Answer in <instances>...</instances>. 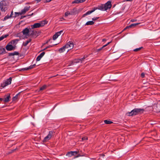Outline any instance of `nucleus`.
I'll list each match as a JSON object with an SVG mask.
<instances>
[{
	"instance_id": "nucleus-1",
	"label": "nucleus",
	"mask_w": 160,
	"mask_h": 160,
	"mask_svg": "<svg viewBox=\"0 0 160 160\" xmlns=\"http://www.w3.org/2000/svg\"><path fill=\"white\" fill-rule=\"evenodd\" d=\"M145 111L143 108H135L132 110L130 112H128L126 113V115L128 116H135L138 114L143 113Z\"/></svg>"
},
{
	"instance_id": "nucleus-2",
	"label": "nucleus",
	"mask_w": 160,
	"mask_h": 160,
	"mask_svg": "<svg viewBox=\"0 0 160 160\" xmlns=\"http://www.w3.org/2000/svg\"><path fill=\"white\" fill-rule=\"evenodd\" d=\"M112 7L111 2L110 1H108L105 4H101L98 6L96 9H98L101 11H106L108 9H110Z\"/></svg>"
},
{
	"instance_id": "nucleus-3",
	"label": "nucleus",
	"mask_w": 160,
	"mask_h": 160,
	"mask_svg": "<svg viewBox=\"0 0 160 160\" xmlns=\"http://www.w3.org/2000/svg\"><path fill=\"white\" fill-rule=\"evenodd\" d=\"M46 24H47L46 21H43L40 23H35L33 25H31V27L32 29H33L34 28H39L42 27Z\"/></svg>"
},
{
	"instance_id": "nucleus-4",
	"label": "nucleus",
	"mask_w": 160,
	"mask_h": 160,
	"mask_svg": "<svg viewBox=\"0 0 160 160\" xmlns=\"http://www.w3.org/2000/svg\"><path fill=\"white\" fill-rule=\"evenodd\" d=\"M7 4L5 1L0 2V9L2 11L5 12L7 9Z\"/></svg>"
},
{
	"instance_id": "nucleus-5",
	"label": "nucleus",
	"mask_w": 160,
	"mask_h": 160,
	"mask_svg": "<svg viewBox=\"0 0 160 160\" xmlns=\"http://www.w3.org/2000/svg\"><path fill=\"white\" fill-rule=\"evenodd\" d=\"M55 132L53 131H50L49 132L48 135L44 138L43 139V142H45L48 140H50L52 136L54 134Z\"/></svg>"
},
{
	"instance_id": "nucleus-6",
	"label": "nucleus",
	"mask_w": 160,
	"mask_h": 160,
	"mask_svg": "<svg viewBox=\"0 0 160 160\" xmlns=\"http://www.w3.org/2000/svg\"><path fill=\"white\" fill-rule=\"evenodd\" d=\"M12 78L10 77L7 80L2 83L1 84V86L3 88H4L6 86L10 84L11 83Z\"/></svg>"
},
{
	"instance_id": "nucleus-7",
	"label": "nucleus",
	"mask_w": 160,
	"mask_h": 160,
	"mask_svg": "<svg viewBox=\"0 0 160 160\" xmlns=\"http://www.w3.org/2000/svg\"><path fill=\"white\" fill-rule=\"evenodd\" d=\"M81 151H70L68 152L66 154V156H68L69 157H71L72 156H75L78 153H79Z\"/></svg>"
},
{
	"instance_id": "nucleus-8",
	"label": "nucleus",
	"mask_w": 160,
	"mask_h": 160,
	"mask_svg": "<svg viewBox=\"0 0 160 160\" xmlns=\"http://www.w3.org/2000/svg\"><path fill=\"white\" fill-rule=\"evenodd\" d=\"M6 48L8 51H10L14 50L15 48L14 46H12V44H10L9 43L6 46Z\"/></svg>"
},
{
	"instance_id": "nucleus-9",
	"label": "nucleus",
	"mask_w": 160,
	"mask_h": 160,
	"mask_svg": "<svg viewBox=\"0 0 160 160\" xmlns=\"http://www.w3.org/2000/svg\"><path fill=\"white\" fill-rule=\"evenodd\" d=\"M65 46L66 48H70V49L73 48L74 44L72 42L69 41L65 45Z\"/></svg>"
},
{
	"instance_id": "nucleus-10",
	"label": "nucleus",
	"mask_w": 160,
	"mask_h": 160,
	"mask_svg": "<svg viewBox=\"0 0 160 160\" xmlns=\"http://www.w3.org/2000/svg\"><path fill=\"white\" fill-rule=\"evenodd\" d=\"M29 29L27 28L24 29L21 32L23 33V35L27 36L29 35L28 33L29 32Z\"/></svg>"
},
{
	"instance_id": "nucleus-11",
	"label": "nucleus",
	"mask_w": 160,
	"mask_h": 160,
	"mask_svg": "<svg viewBox=\"0 0 160 160\" xmlns=\"http://www.w3.org/2000/svg\"><path fill=\"white\" fill-rule=\"evenodd\" d=\"M4 101L5 102H8L10 101V98H11L10 93H8L4 96Z\"/></svg>"
},
{
	"instance_id": "nucleus-12",
	"label": "nucleus",
	"mask_w": 160,
	"mask_h": 160,
	"mask_svg": "<svg viewBox=\"0 0 160 160\" xmlns=\"http://www.w3.org/2000/svg\"><path fill=\"white\" fill-rule=\"evenodd\" d=\"M21 39V38L20 39H16L12 40L9 42V44H11L13 45H15L17 43L18 41H20Z\"/></svg>"
},
{
	"instance_id": "nucleus-13",
	"label": "nucleus",
	"mask_w": 160,
	"mask_h": 160,
	"mask_svg": "<svg viewBox=\"0 0 160 160\" xmlns=\"http://www.w3.org/2000/svg\"><path fill=\"white\" fill-rule=\"evenodd\" d=\"M71 15H76L78 13V12L76 8H74L70 11Z\"/></svg>"
},
{
	"instance_id": "nucleus-14",
	"label": "nucleus",
	"mask_w": 160,
	"mask_h": 160,
	"mask_svg": "<svg viewBox=\"0 0 160 160\" xmlns=\"http://www.w3.org/2000/svg\"><path fill=\"white\" fill-rule=\"evenodd\" d=\"M36 66V64H33L32 65H31L29 67H28L27 68H24L22 69V70L23 71L25 70H28L29 69H31L34 68L35 66Z\"/></svg>"
},
{
	"instance_id": "nucleus-15",
	"label": "nucleus",
	"mask_w": 160,
	"mask_h": 160,
	"mask_svg": "<svg viewBox=\"0 0 160 160\" xmlns=\"http://www.w3.org/2000/svg\"><path fill=\"white\" fill-rule=\"evenodd\" d=\"M30 8V7H25L21 11V14H24L27 11H28Z\"/></svg>"
},
{
	"instance_id": "nucleus-16",
	"label": "nucleus",
	"mask_w": 160,
	"mask_h": 160,
	"mask_svg": "<svg viewBox=\"0 0 160 160\" xmlns=\"http://www.w3.org/2000/svg\"><path fill=\"white\" fill-rule=\"evenodd\" d=\"M86 0H75L72 2V4L79 3L84 2Z\"/></svg>"
},
{
	"instance_id": "nucleus-17",
	"label": "nucleus",
	"mask_w": 160,
	"mask_h": 160,
	"mask_svg": "<svg viewBox=\"0 0 160 160\" xmlns=\"http://www.w3.org/2000/svg\"><path fill=\"white\" fill-rule=\"evenodd\" d=\"M30 35L32 36H36L37 33V32L36 31L32 30H31L29 31Z\"/></svg>"
},
{
	"instance_id": "nucleus-18",
	"label": "nucleus",
	"mask_w": 160,
	"mask_h": 160,
	"mask_svg": "<svg viewBox=\"0 0 160 160\" xmlns=\"http://www.w3.org/2000/svg\"><path fill=\"white\" fill-rule=\"evenodd\" d=\"M139 23H133L131 24L130 25H129V26H127L124 29V30L127 29V28H131L132 27H135L136 25L139 24Z\"/></svg>"
},
{
	"instance_id": "nucleus-19",
	"label": "nucleus",
	"mask_w": 160,
	"mask_h": 160,
	"mask_svg": "<svg viewBox=\"0 0 160 160\" xmlns=\"http://www.w3.org/2000/svg\"><path fill=\"white\" fill-rule=\"evenodd\" d=\"M5 49L3 48H0V55L6 53Z\"/></svg>"
},
{
	"instance_id": "nucleus-20",
	"label": "nucleus",
	"mask_w": 160,
	"mask_h": 160,
	"mask_svg": "<svg viewBox=\"0 0 160 160\" xmlns=\"http://www.w3.org/2000/svg\"><path fill=\"white\" fill-rule=\"evenodd\" d=\"M111 42H108V43H107L106 44L103 45L102 47L100 48H99L98 49H97V52H99L101 50H102L104 47L107 46L108 45L109 43H111Z\"/></svg>"
},
{
	"instance_id": "nucleus-21",
	"label": "nucleus",
	"mask_w": 160,
	"mask_h": 160,
	"mask_svg": "<svg viewBox=\"0 0 160 160\" xmlns=\"http://www.w3.org/2000/svg\"><path fill=\"white\" fill-rule=\"evenodd\" d=\"M66 48H67L66 47L65 45L62 47L61 48H60L59 50L58 51L60 53H62L63 52H64L65 51V49Z\"/></svg>"
},
{
	"instance_id": "nucleus-22",
	"label": "nucleus",
	"mask_w": 160,
	"mask_h": 160,
	"mask_svg": "<svg viewBox=\"0 0 160 160\" xmlns=\"http://www.w3.org/2000/svg\"><path fill=\"white\" fill-rule=\"evenodd\" d=\"M31 39H29L28 40H27L25 42H23V45L25 47L27 45L28 43L30 42L31 41Z\"/></svg>"
},
{
	"instance_id": "nucleus-23",
	"label": "nucleus",
	"mask_w": 160,
	"mask_h": 160,
	"mask_svg": "<svg viewBox=\"0 0 160 160\" xmlns=\"http://www.w3.org/2000/svg\"><path fill=\"white\" fill-rule=\"evenodd\" d=\"M94 23V22L93 21H89L86 23L85 25H93Z\"/></svg>"
},
{
	"instance_id": "nucleus-24",
	"label": "nucleus",
	"mask_w": 160,
	"mask_h": 160,
	"mask_svg": "<svg viewBox=\"0 0 160 160\" xmlns=\"http://www.w3.org/2000/svg\"><path fill=\"white\" fill-rule=\"evenodd\" d=\"M86 58V57H85V56H84L83 58H81L80 59H78L75 62H82V61L85 58Z\"/></svg>"
},
{
	"instance_id": "nucleus-25",
	"label": "nucleus",
	"mask_w": 160,
	"mask_h": 160,
	"mask_svg": "<svg viewBox=\"0 0 160 160\" xmlns=\"http://www.w3.org/2000/svg\"><path fill=\"white\" fill-rule=\"evenodd\" d=\"M96 10V9L95 8H94L92 10H89L86 13V14L87 15H88L89 14H90L92 12H94Z\"/></svg>"
},
{
	"instance_id": "nucleus-26",
	"label": "nucleus",
	"mask_w": 160,
	"mask_h": 160,
	"mask_svg": "<svg viewBox=\"0 0 160 160\" xmlns=\"http://www.w3.org/2000/svg\"><path fill=\"white\" fill-rule=\"evenodd\" d=\"M8 36V35H5L0 37V41L3 40L4 38H6Z\"/></svg>"
},
{
	"instance_id": "nucleus-27",
	"label": "nucleus",
	"mask_w": 160,
	"mask_h": 160,
	"mask_svg": "<svg viewBox=\"0 0 160 160\" xmlns=\"http://www.w3.org/2000/svg\"><path fill=\"white\" fill-rule=\"evenodd\" d=\"M11 17V15H7L3 19V21H5L8 19L10 18Z\"/></svg>"
},
{
	"instance_id": "nucleus-28",
	"label": "nucleus",
	"mask_w": 160,
	"mask_h": 160,
	"mask_svg": "<svg viewBox=\"0 0 160 160\" xmlns=\"http://www.w3.org/2000/svg\"><path fill=\"white\" fill-rule=\"evenodd\" d=\"M104 122L106 124H110L112 123V122L107 120H105L104 121Z\"/></svg>"
},
{
	"instance_id": "nucleus-29",
	"label": "nucleus",
	"mask_w": 160,
	"mask_h": 160,
	"mask_svg": "<svg viewBox=\"0 0 160 160\" xmlns=\"http://www.w3.org/2000/svg\"><path fill=\"white\" fill-rule=\"evenodd\" d=\"M47 87V85H43V86H42V87H41L40 88V90L41 91H42L43 90H44Z\"/></svg>"
},
{
	"instance_id": "nucleus-30",
	"label": "nucleus",
	"mask_w": 160,
	"mask_h": 160,
	"mask_svg": "<svg viewBox=\"0 0 160 160\" xmlns=\"http://www.w3.org/2000/svg\"><path fill=\"white\" fill-rule=\"evenodd\" d=\"M22 32H21L19 33H18L16 34V37H19L20 38H21L22 37Z\"/></svg>"
},
{
	"instance_id": "nucleus-31",
	"label": "nucleus",
	"mask_w": 160,
	"mask_h": 160,
	"mask_svg": "<svg viewBox=\"0 0 160 160\" xmlns=\"http://www.w3.org/2000/svg\"><path fill=\"white\" fill-rule=\"evenodd\" d=\"M18 94H17L15 96L12 98V101H14L17 100L18 98Z\"/></svg>"
},
{
	"instance_id": "nucleus-32",
	"label": "nucleus",
	"mask_w": 160,
	"mask_h": 160,
	"mask_svg": "<svg viewBox=\"0 0 160 160\" xmlns=\"http://www.w3.org/2000/svg\"><path fill=\"white\" fill-rule=\"evenodd\" d=\"M143 48V47H141L139 48H136V49H134L133 51L134 52H137L138 51L140 50L141 49H142V48Z\"/></svg>"
},
{
	"instance_id": "nucleus-33",
	"label": "nucleus",
	"mask_w": 160,
	"mask_h": 160,
	"mask_svg": "<svg viewBox=\"0 0 160 160\" xmlns=\"http://www.w3.org/2000/svg\"><path fill=\"white\" fill-rule=\"evenodd\" d=\"M71 15V13H70V12L67 11V12H66L65 13L64 15H65V17H67L68 15Z\"/></svg>"
},
{
	"instance_id": "nucleus-34",
	"label": "nucleus",
	"mask_w": 160,
	"mask_h": 160,
	"mask_svg": "<svg viewBox=\"0 0 160 160\" xmlns=\"http://www.w3.org/2000/svg\"><path fill=\"white\" fill-rule=\"evenodd\" d=\"M63 31L62 30H61L59 32H58L55 33L58 36H60L62 33L63 32Z\"/></svg>"
},
{
	"instance_id": "nucleus-35",
	"label": "nucleus",
	"mask_w": 160,
	"mask_h": 160,
	"mask_svg": "<svg viewBox=\"0 0 160 160\" xmlns=\"http://www.w3.org/2000/svg\"><path fill=\"white\" fill-rule=\"evenodd\" d=\"M58 36L56 34H54L53 36V40H56Z\"/></svg>"
},
{
	"instance_id": "nucleus-36",
	"label": "nucleus",
	"mask_w": 160,
	"mask_h": 160,
	"mask_svg": "<svg viewBox=\"0 0 160 160\" xmlns=\"http://www.w3.org/2000/svg\"><path fill=\"white\" fill-rule=\"evenodd\" d=\"M57 44H53V45H49V46L47 47H46V49H48V48H51L52 47H53L54 46L57 45Z\"/></svg>"
},
{
	"instance_id": "nucleus-37",
	"label": "nucleus",
	"mask_w": 160,
	"mask_h": 160,
	"mask_svg": "<svg viewBox=\"0 0 160 160\" xmlns=\"http://www.w3.org/2000/svg\"><path fill=\"white\" fill-rule=\"evenodd\" d=\"M77 156L76 157V158H78L79 157L84 156V153H82V154L78 153Z\"/></svg>"
},
{
	"instance_id": "nucleus-38",
	"label": "nucleus",
	"mask_w": 160,
	"mask_h": 160,
	"mask_svg": "<svg viewBox=\"0 0 160 160\" xmlns=\"http://www.w3.org/2000/svg\"><path fill=\"white\" fill-rule=\"evenodd\" d=\"M42 58V57H41V56H40L39 55L37 58L36 59V60L37 61H40V60Z\"/></svg>"
},
{
	"instance_id": "nucleus-39",
	"label": "nucleus",
	"mask_w": 160,
	"mask_h": 160,
	"mask_svg": "<svg viewBox=\"0 0 160 160\" xmlns=\"http://www.w3.org/2000/svg\"><path fill=\"white\" fill-rule=\"evenodd\" d=\"M13 56L14 55H18L19 54V53L17 51H15L13 52Z\"/></svg>"
},
{
	"instance_id": "nucleus-40",
	"label": "nucleus",
	"mask_w": 160,
	"mask_h": 160,
	"mask_svg": "<svg viewBox=\"0 0 160 160\" xmlns=\"http://www.w3.org/2000/svg\"><path fill=\"white\" fill-rule=\"evenodd\" d=\"M99 18V17H94V18H92V21H95L97 20Z\"/></svg>"
},
{
	"instance_id": "nucleus-41",
	"label": "nucleus",
	"mask_w": 160,
	"mask_h": 160,
	"mask_svg": "<svg viewBox=\"0 0 160 160\" xmlns=\"http://www.w3.org/2000/svg\"><path fill=\"white\" fill-rule=\"evenodd\" d=\"M88 140V137H82V141H84Z\"/></svg>"
},
{
	"instance_id": "nucleus-42",
	"label": "nucleus",
	"mask_w": 160,
	"mask_h": 160,
	"mask_svg": "<svg viewBox=\"0 0 160 160\" xmlns=\"http://www.w3.org/2000/svg\"><path fill=\"white\" fill-rule=\"evenodd\" d=\"M45 54V52H42L39 55L41 56V57H42Z\"/></svg>"
},
{
	"instance_id": "nucleus-43",
	"label": "nucleus",
	"mask_w": 160,
	"mask_h": 160,
	"mask_svg": "<svg viewBox=\"0 0 160 160\" xmlns=\"http://www.w3.org/2000/svg\"><path fill=\"white\" fill-rule=\"evenodd\" d=\"M141 76L142 78H144L145 77V73L144 72L142 73Z\"/></svg>"
},
{
	"instance_id": "nucleus-44",
	"label": "nucleus",
	"mask_w": 160,
	"mask_h": 160,
	"mask_svg": "<svg viewBox=\"0 0 160 160\" xmlns=\"http://www.w3.org/2000/svg\"><path fill=\"white\" fill-rule=\"evenodd\" d=\"M52 40V39H51V38H50V39H49V40H48L47 41V42H46L44 44H47V43H48V42H49L51 40Z\"/></svg>"
},
{
	"instance_id": "nucleus-45",
	"label": "nucleus",
	"mask_w": 160,
	"mask_h": 160,
	"mask_svg": "<svg viewBox=\"0 0 160 160\" xmlns=\"http://www.w3.org/2000/svg\"><path fill=\"white\" fill-rule=\"evenodd\" d=\"M9 56H13V52L9 53Z\"/></svg>"
},
{
	"instance_id": "nucleus-46",
	"label": "nucleus",
	"mask_w": 160,
	"mask_h": 160,
	"mask_svg": "<svg viewBox=\"0 0 160 160\" xmlns=\"http://www.w3.org/2000/svg\"><path fill=\"white\" fill-rule=\"evenodd\" d=\"M136 21H137V20L135 19H132L131 20V21L132 22Z\"/></svg>"
},
{
	"instance_id": "nucleus-47",
	"label": "nucleus",
	"mask_w": 160,
	"mask_h": 160,
	"mask_svg": "<svg viewBox=\"0 0 160 160\" xmlns=\"http://www.w3.org/2000/svg\"><path fill=\"white\" fill-rule=\"evenodd\" d=\"M106 41V39L105 38L102 39V42H105Z\"/></svg>"
},
{
	"instance_id": "nucleus-48",
	"label": "nucleus",
	"mask_w": 160,
	"mask_h": 160,
	"mask_svg": "<svg viewBox=\"0 0 160 160\" xmlns=\"http://www.w3.org/2000/svg\"><path fill=\"white\" fill-rule=\"evenodd\" d=\"M87 15L85 13L84 14L82 15V17H85V16H87Z\"/></svg>"
},
{
	"instance_id": "nucleus-49",
	"label": "nucleus",
	"mask_w": 160,
	"mask_h": 160,
	"mask_svg": "<svg viewBox=\"0 0 160 160\" xmlns=\"http://www.w3.org/2000/svg\"><path fill=\"white\" fill-rule=\"evenodd\" d=\"M4 98H0V101H4Z\"/></svg>"
},
{
	"instance_id": "nucleus-50",
	"label": "nucleus",
	"mask_w": 160,
	"mask_h": 160,
	"mask_svg": "<svg viewBox=\"0 0 160 160\" xmlns=\"http://www.w3.org/2000/svg\"><path fill=\"white\" fill-rule=\"evenodd\" d=\"M38 3L39 2H40V1H41L42 0H35Z\"/></svg>"
},
{
	"instance_id": "nucleus-51",
	"label": "nucleus",
	"mask_w": 160,
	"mask_h": 160,
	"mask_svg": "<svg viewBox=\"0 0 160 160\" xmlns=\"http://www.w3.org/2000/svg\"><path fill=\"white\" fill-rule=\"evenodd\" d=\"M33 13H32L31 15H27V16H30V15H31V16H32V15H33Z\"/></svg>"
},
{
	"instance_id": "nucleus-52",
	"label": "nucleus",
	"mask_w": 160,
	"mask_h": 160,
	"mask_svg": "<svg viewBox=\"0 0 160 160\" xmlns=\"http://www.w3.org/2000/svg\"><path fill=\"white\" fill-rule=\"evenodd\" d=\"M127 1H131L132 0H126Z\"/></svg>"
},
{
	"instance_id": "nucleus-53",
	"label": "nucleus",
	"mask_w": 160,
	"mask_h": 160,
	"mask_svg": "<svg viewBox=\"0 0 160 160\" xmlns=\"http://www.w3.org/2000/svg\"><path fill=\"white\" fill-rule=\"evenodd\" d=\"M16 14H18L19 15L20 14V13L15 12Z\"/></svg>"
},
{
	"instance_id": "nucleus-54",
	"label": "nucleus",
	"mask_w": 160,
	"mask_h": 160,
	"mask_svg": "<svg viewBox=\"0 0 160 160\" xmlns=\"http://www.w3.org/2000/svg\"><path fill=\"white\" fill-rule=\"evenodd\" d=\"M13 14V12L12 11L11 13V16Z\"/></svg>"
},
{
	"instance_id": "nucleus-55",
	"label": "nucleus",
	"mask_w": 160,
	"mask_h": 160,
	"mask_svg": "<svg viewBox=\"0 0 160 160\" xmlns=\"http://www.w3.org/2000/svg\"><path fill=\"white\" fill-rule=\"evenodd\" d=\"M46 49H46V48H44V49L42 50V51L45 50H46Z\"/></svg>"
}]
</instances>
